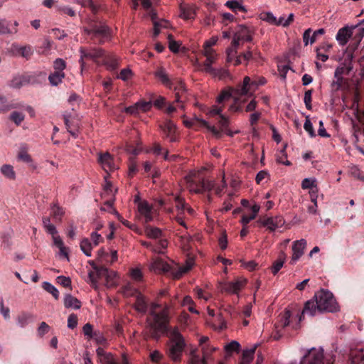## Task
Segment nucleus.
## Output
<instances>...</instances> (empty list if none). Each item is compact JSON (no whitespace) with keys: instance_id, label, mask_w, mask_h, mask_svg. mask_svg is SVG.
I'll return each instance as SVG.
<instances>
[{"instance_id":"f257e3e1","label":"nucleus","mask_w":364,"mask_h":364,"mask_svg":"<svg viewBox=\"0 0 364 364\" xmlns=\"http://www.w3.org/2000/svg\"><path fill=\"white\" fill-rule=\"evenodd\" d=\"M159 306V305L156 303L151 304L150 314L153 316V321H147L149 336L154 340H159L163 334L167 332L169 323L168 307L166 306L159 313H156L155 311Z\"/></svg>"},{"instance_id":"f03ea898","label":"nucleus","mask_w":364,"mask_h":364,"mask_svg":"<svg viewBox=\"0 0 364 364\" xmlns=\"http://www.w3.org/2000/svg\"><path fill=\"white\" fill-rule=\"evenodd\" d=\"M338 309L339 306L335 297H314L313 299L305 303L299 316V321H301L304 314L314 316L317 312H335Z\"/></svg>"},{"instance_id":"7ed1b4c3","label":"nucleus","mask_w":364,"mask_h":364,"mask_svg":"<svg viewBox=\"0 0 364 364\" xmlns=\"http://www.w3.org/2000/svg\"><path fill=\"white\" fill-rule=\"evenodd\" d=\"M237 85L236 87H227L221 90L220 93L217 97L216 102L218 107H223L224 109L226 102L232 99L233 102L230 105L228 110L231 112H240L242 111V105L245 102V100H242L243 96H248L247 95H242L237 92Z\"/></svg>"},{"instance_id":"20e7f679","label":"nucleus","mask_w":364,"mask_h":364,"mask_svg":"<svg viewBox=\"0 0 364 364\" xmlns=\"http://www.w3.org/2000/svg\"><path fill=\"white\" fill-rule=\"evenodd\" d=\"M94 269L95 272L89 273V279L93 287L97 289V284H104L107 288L116 286L117 277L115 272L109 270L104 266H95Z\"/></svg>"},{"instance_id":"39448f33","label":"nucleus","mask_w":364,"mask_h":364,"mask_svg":"<svg viewBox=\"0 0 364 364\" xmlns=\"http://www.w3.org/2000/svg\"><path fill=\"white\" fill-rule=\"evenodd\" d=\"M186 347L183 336L178 328L175 327L169 333L168 356L175 362L181 360L182 353Z\"/></svg>"},{"instance_id":"423d86ee","label":"nucleus","mask_w":364,"mask_h":364,"mask_svg":"<svg viewBox=\"0 0 364 364\" xmlns=\"http://www.w3.org/2000/svg\"><path fill=\"white\" fill-rule=\"evenodd\" d=\"M84 31L98 43H102L109 34L108 26L105 23L96 20H90L87 27L84 28Z\"/></svg>"},{"instance_id":"0eeeda50","label":"nucleus","mask_w":364,"mask_h":364,"mask_svg":"<svg viewBox=\"0 0 364 364\" xmlns=\"http://www.w3.org/2000/svg\"><path fill=\"white\" fill-rule=\"evenodd\" d=\"M130 276L132 282H127L122 287L125 296H144V291L141 282H142V273L138 268L132 269Z\"/></svg>"},{"instance_id":"6e6552de","label":"nucleus","mask_w":364,"mask_h":364,"mask_svg":"<svg viewBox=\"0 0 364 364\" xmlns=\"http://www.w3.org/2000/svg\"><path fill=\"white\" fill-rule=\"evenodd\" d=\"M267 82L264 77H257L252 80L249 76H245L242 83L237 85V92L242 95L252 96L258 87L265 85Z\"/></svg>"},{"instance_id":"1a4fd4ad","label":"nucleus","mask_w":364,"mask_h":364,"mask_svg":"<svg viewBox=\"0 0 364 364\" xmlns=\"http://www.w3.org/2000/svg\"><path fill=\"white\" fill-rule=\"evenodd\" d=\"M46 73L45 72L35 73L33 75H18L14 77L10 82V87L16 89L21 88L26 84L38 83L40 81L38 78L45 80Z\"/></svg>"},{"instance_id":"9d476101","label":"nucleus","mask_w":364,"mask_h":364,"mask_svg":"<svg viewBox=\"0 0 364 364\" xmlns=\"http://www.w3.org/2000/svg\"><path fill=\"white\" fill-rule=\"evenodd\" d=\"M80 58L79 63L82 70L85 68V63L84 59L92 60L96 63H100V61L102 62L105 53V51L103 49L96 48L90 50H85L82 48H80Z\"/></svg>"},{"instance_id":"9b49d317","label":"nucleus","mask_w":364,"mask_h":364,"mask_svg":"<svg viewBox=\"0 0 364 364\" xmlns=\"http://www.w3.org/2000/svg\"><path fill=\"white\" fill-rule=\"evenodd\" d=\"M223 111V107H218V105H213L212 106L210 114L211 115H219L220 120L218 121L220 130V134L222 135V132H225L227 135L230 136H233L234 134L237 133L238 132L236 131L235 132H232L230 129H228V124H229V120L223 114H222V112ZM218 131V129H217Z\"/></svg>"},{"instance_id":"f8f14e48","label":"nucleus","mask_w":364,"mask_h":364,"mask_svg":"<svg viewBox=\"0 0 364 364\" xmlns=\"http://www.w3.org/2000/svg\"><path fill=\"white\" fill-rule=\"evenodd\" d=\"M207 46L208 48H205V50H203V55L206 57V60L203 63L198 65V69L210 74L211 73H215V68L212 67V64L215 63L217 55L212 48H210V45Z\"/></svg>"},{"instance_id":"ddd939ff","label":"nucleus","mask_w":364,"mask_h":364,"mask_svg":"<svg viewBox=\"0 0 364 364\" xmlns=\"http://www.w3.org/2000/svg\"><path fill=\"white\" fill-rule=\"evenodd\" d=\"M262 226L267 227L270 231H274L277 228L284 225V220L281 215L260 218L257 220Z\"/></svg>"},{"instance_id":"4468645a","label":"nucleus","mask_w":364,"mask_h":364,"mask_svg":"<svg viewBox=\"0 0 364 364\" xmlns=\"http://www.w3.org/2000/svg\"><path fill=\"white\" fill-rule=\"evenodd\" d=\"M246 279H236L232 282H225L221 285L223 292L228 294H238V292L245 287Z\"/></svg>"},{"instance_id":"2eb2a0df","label":"nucleus","mask_w":364,"mask_h":364,"mask_svg":"<svg viewBox=\"0 0 364 364\" xmlns=\"http://www.w3.org/2000/svg\"><path fill=\"white\" fill-rule=\"evenodd\" d=\"M97 162L107 173L109 171H113L117 168L113 156L109 152L99 153Z\"/></svg>"},{"instance_id":"dca6fc26","label":"nucleus","mask_w":364,"mask_h":364,"mask_svg":"<svg viewBox=\"0 0 364 364\" xmlns=\"http://www.w3.org/2000/svg\"><path fill=\"white\" fill-rule=\"evenodd\" d=\"M159 127L171 142L176 141V126L171 120L166 119Z\"/></svg>"},{"instance_id":"f3484780","label":"nucleus","mask_w":364,"mask_h":364,"mask_svg":"<svg viewBox=\"0 0 364 364\" xmlns=\"http://www.w3.org/2000/svg\"><path fill=\"white\" fill-rule=\"evenodd\" d=\"M183 123L186 127H193L196 124H198L200 127H205L208 131L211 132L212 134L218 139L221 137L220 132L217 130L215 126H210L208 122L204 119L195 118L193 120H184Z\"/></svg>"},{"instance_id":"a211bd4d","label":"nucleus","mask_w":364,"mask_h":364,"mask_svg":"<svg viewBox=\"0 0 364 364\" xmlns=\"http://www.w3.org/2000/svg\"><path fill=\"white\" fill-rule=\"evenodd\" d=\"M173 85L172 88L175 91V98L177 102H183L186 100V88L184 83L179 79L173 80Z\"/></svg>"},{"instance_id":"6ab92c4d","label":"nucleus","mask_w":364,"mask_h":364,"mask_svg":"<svg viewBox=\"0 0 364 364\" xmlns=\"http://www.w3.org/2000/svg\"><path fill=\"white\" fill-rule=\"evenodd\" d=\"M306 246V241L304 239L296 240L292 245L293 255L291 257V264L296 262L304 254V250Z\"/></svg>"},{"instance_id":"aec40b11","label":"nucleus","mask_w":364,"mask_h":364,"mask_svg":"<svg viewBox=\"0 0 364 364\" xmlns=\"http://www.w3.org/2000/svg\"><path fill=\"white\" fill-rule=\"evenodd\" d=\"M154 76L166 87L172 89L173 81L166 73L164 68H158L154 73Z\"/></svg>"},{"instance_id":"412c9836","label":"nucleus","mask_w":364,"mask_h":364,"mask_svg":"<svg viewBox=\"0 0 364 364\" xmlns=\"http://www.w3.org/2000/svg\"><path fill=\"white\" fill-rule=\"evenodd\" d=\"M138 210L144 218V222L146 223L153 220L152 208L147 202H140L138 205Z\"/></svg>"},{"instance_id":"4be33fe9","label":"nucleus","mask_w":364,"mask_h":364,"mask_svg":"<svg viewBox=\"0 0 364 364\" xmlns=\"http://www.w3.org/2000/svg\"><path fill=\"white\" fill-rule=\"evenodd\" d=\"M235 34L242 41L248 42L252 41V31L245 25H239Z\"/></svg>"},{"instance_id":"5701e85b","label":"nucleus","mask_w":364,"mask_h":364,"mask_svg":"<svg viewBox=\"0 0 364 364\" xmlns=\"http://www.w3.org/2000/svg\"><path fill=\"white\" fill-rule=\"evenodd\" d=\"M102 63L110 70H116L119 66V59L113 54L105 53Z\"/></svg>"},{"instance_id":"b1692460","label":"nucleus","mask_w":364,"mask_h":364,"mask_svg":"<svg viewBox=\"0 0 364 364\" xmlns=\"http://www.w3.org/2000/svg\"><path fill=\"white\" fill-rule=\"evenodd\" d=\"M353 32L351 29L348 27H343L339 29L338 32L336 34V40L338 41L339 44L341 46H344L348 41V39L351 37Z\"/></svg>"},{"instance_id":"393cba45","label":"nucleus","mask_w":364,"mask_h":364,"mask_svg":"<svg viewBox=\"0 0 364 364\" xmlns=\"http://www.w3.org/2000/svg\"><path fill=\"white\" fill-rule=\"evenodd\" d=\"M11 23L10 21L4 18H0V34H14L16 33L18 29L16 28H11Z\"/></svg>"},{"instance_id":"a878e982","label":"nucleus","mask_w":364,"mask_h":364,"mask_svg":"<svg viewBox=\"0 0 364 364\" xmlns=\"http://www.w3.org/2000/svg\"><path fill=\"white\" fill-rule=\"evenodd\" d=\"M348 364H364V348L353 351Z\"/></svg>"},{"instance_id":"bb28decb","label":"nucleus","mask_w":364,"mask_h":364,"mask_svg":"<svg viewBox=\"0 0 364 364\" xmlns=\"http://www.w3.org/2000/svg\"><path fill=\"white\" fill-rule=\"evenodd\" d=\"M192 262H188L185 266L180 267L178 269H174L171 270V274L173 275V279H180L184 274L190 271L193 267Z\"/></svg>"},{"instance_id":"cd10ccee","label":"nucleus","mask_w":364,"mask_h":364,"mask_svg":"<svg viewBox=\"0 0 364 364\" xmlns=\"http://www.w3.org/2000/svg\"><path fill=\"white\" fill-rule=\"evenodd\" d=\"M256 348L257 345L250 349L244 350L242 352L241 361L239 364H250L253 360Z\"/></svg>"},{"instance_id":"c85d7f7f","label":"nucleus","mask_w":364,"mask_h":364,"mask_svg":"<svg viewBox=\"0 0 364 364\" xmlns=\"http://www.w3.org/2000/svg\"><path fill=\"white\" fill-rule=\"evenodd\" d=\"M154 271L168 272L171 271V267L168 264L161 259H156L151 264Z\"/></svg>"},{"instance_id":"c756f323","label":"nucleus","mask_w":364,"mask_h":364,"mask_svg":"<svg viewBox=\"0 0 364 364\" xmlns=\"http://www.w3.org/2000/svg\"><path fill=\"white\" fill-rule=\"evenodd\" d=\"M214 182L212 181L202 179L196 184V192L201 193L203 191H211L214 188Z\"/></svg>"},{"instance_id":"7c9ffc66","label":"nucleus","mask_w":364,"mask_h":364,"mask_svg":"<svg viewBox=\"0 0 364 364\" xmlns=\"http://www.w3.org/2000/svg\"><path fill=\"white\" fill-rule=\"evenodd\" d=\"M64 214L65 211L62 207H60L57 203L53 204L51 206V215L55 222H60Z\"/></svg>"},{"instance_id":"2f4dec72","label":"nucleus","mask_w":364,"mask_h":364,"mask_svg":"<svg viewBox=\"0 0 364 364\" xmlns=\"http://www.w3.org/2000/svg\"><path fill=\"white\" fill-rule=\"evenodd\" d=\"M65 77V73L63 72H54L48 76V80L50 85L53 86H58L63 81Z\"/></svg>"},{"instance_id":"473e14b6","label":"nucleus","mask_w":364,"mask_h":364,"mask_svg":"<svg viewBox=\"0 0 364 364\" xmlns=\"http://www.w3.org/2000/svg\"><path fill=\"white\" fill-rule=\"evenodd\" d=\"M134 308L138 312L145 314L148 309V302L146 297H136Z\"/></svg>"},{"instance_id":"72a5a7b5","label":"nucleus","mask_w":364,"mask_h":364,"mask_svg":"<svg viewBox=\"0 0 364 364\" xmlns=\"http://www.w3.org/2000/svg\"><path fill=\"white\" fill-rule=\"evenodd\" d=\"M145 233L148 237L152 239L160 238L162 235L161 229L158 228H153L149 225L145 228Z\"/></svg>"},{"instance_id":"f704fd0d","label":"nucleus","mask_w":364,"mask_h":364,"mask_svg":"<svg viewBox=\"0 0 364 364\" xmlns=\"http://www.w3.org/2000/svg\"><path fill=\"white\" fill-rule=\"evenodd\" d=\"M14 108H17V106L11 104L5 96L0 95V113L6 112Z\"/></svg>"},{"instance_id":"c9c22d12","label":"nucleus","mask_w":364,"mask_h":364,"mask_svg":"<svg viewBox=\"0 0 364 364\" xmlns=\"http://www.w3.org/2000/svg\"><path fill=\"white\" fill-rule=\"evenodd\" d=\"M93 247V244L88 238H84L80 242V249L87 257L91 256V251Z\"/></svg>"},{"instance_id":"e433bc0d","label":"nucleus","mask_w":364,"mask_h":364,"mask_svg":"<svg viewBox=\"0 0 364 364\" xmlns=\"http://www.w3.org/2000/svg\"><path fill=\"white\" fill-rule=\"evenodd\" d=\"M64 305L68 309H78L81 306V302L76 297H65Z\"/></svg>"},{"instance_id":"4c0bfd02","label":"nucleus","mask_w":364,"mask_h":364,"mask_svg":"<svg viewBox=\"0 0 364 364\" xmlns=\"http://www.w3.org/2000/svg\"><path fill=\"white\" fill-rule=\"evenodd\" d=\"M17 53L26 59H29L33 55V51L31 46H25L16 48Z\"/></svg>"},{"instance_id":"58836bf2","label":"nucleus","mask_w":364,"mask_h":364,"mask_svg":"<svg viewBox=\"0 0 364 364\" xmlns=\"http://www.w3.org/2000/svg\"><path fill=\"white\" fill-rule=\"evenodd\" d=\"M1 173L9 179L15 178V172L12 166L4 164L1 168Z\"/></svg>"},{"instance_id":"ea45409f","label":"nucleus","mask_w":364,"mask_h":364,"mask_svg":"<svg viewBox=\"0 0 364 364\" xmlns=\"http://www.w3.org/2000/svg\"><path fill=\"white\" fill-rule=\"evenodd\" d=\"M225 6H228L230 9H231L234 12H237V11L245 12L246 11V9H245V7L237 1H228L226 2Z\"/></svg>"},{"instance_id":"a19ab883","label":"nucleus","mask_w":364,"mask_h":364,"mask_svg":"<svg viewBox=\"0 0 364 364\" xmlns=\"http://www.w3.org/2000/svg\"><path fill=\"white\" fill-rule=\"evenodd\" d=\"M55 9L61 14L68 15L71 17H74L76 15L75 11L68 6L56 5Z\"/></svg>"},{"instance_id":"79ce46f5","label":"nucleus","mask_w":364,"mask_h":364,"mask_svg":"<svg viewBox=\"0 0 364 364\" xmlns=\"http://www.w3.org/2000/svg\"><path fill=\"white\" fill-rule=\"evenodd\" d=\"M77 2L83 7L89 8L93 14L98 11V6L92 0H77Z\"/></svg>"},{"instance_id":"37998d69","label":"nucleus","mask_w":364,"mask_h":364,"mask_svg":"<svg viewBox=\"0 0 364 364\" xmlns=\"http://www.w3.org/2000/svg\"><path fill=\"white\" fill-rule=\"evenodd\" d=\"M240 348V344L236 341H232L225 346L226 353L230 355L233 352H238Z\"/></svg>"},{"instance_id":"c03bdc74","label":"nucleus","mask_w":364,"mask_h":364,"mask_svg":"<svg viewBox=\"0 0 364 364\" xmlns=\"http://www.w3.org/2000/svg\"><path fill=\"white\" fill-rule=\"evenodd\" d=\"M10 119L14 122L17 126H19L25 119V115L18 112H13L9 117Z\"/></svg>"},{"instance_id":"a18cd8bd","label":"nucleus","mask_w":364,"mask_h":364,"mask_svg":"<svg viewBox=\"0 0 364 364\" xmlns=\"http://www.w3.org/2000/svg\"><path fill=\"white\" fill-rule=\"evenodd\" d=\"M181 305L183 306H188V310L193 314H198L199 312L198 310H196L193 306V302L191 300V297H183V299L182 301Z\"/></svg>"},{"instance_id":"49530a36","label":"nucleus","mask_w":364,"mask_h":364,"mask_svg":"<svg viewBox=\"0 0 364 364\" xmlns=\"http://www.w3.org/2000/svg\"><path fill=\"white\" fill-rule=\"evenodd\" d=\"M301 187L303 189L313 190L317 188L316 181L312 178H304L301 183Z\"/></svg>"},{"instance_id":"de8ad7c7","label":"nucleus","mask_w":364,"mask_h":364,"mask_svg":"<svg viewBox=\"0 0 364 364\" xmlns=\"http://www.w3.org/2000/svg\"><path fill=\"white\" fill-rule=\"evenodd\" d=\"M215 73H211L210 75L214 77H218L220 80H225L230 77V73L227 70L220 68V69H215Z\"/></svg>"},{"instance_id":"09e8293b","label":"nucleus","mask_w":364,"mask_h":364,"mask_svg":"<svg viewBox=\"0 0 364 364\" xmlns=\"http://www.w3.org/2000/svg\"><path fill=\"white\" fill-rule=\"evenodd\" d=\"M304 129L309 133L311 137H315L316 136L315 130L313 127V124L310 121L309 117H306L305 123L304 124Z\"/></svg>"},{"instance_id":"8fccbe9b","label":"nucleus","mask_w":364,"mask_h":364,"mask_svg":"<svg viewBox=\"0 0 364 364\" xmlns=\"http://www.w3.org/2000/svg\"><path fill=\"white\" fill-rule=\"evenodd\" d=\"M91 338L94 339L97 344L105 345L107 343L106 338L100 331H95Z\"/></svg>"},{"instance_id":"3c124183","label":"nucleus","mask_w":364,"mask_h":364,"mask_svg":"<svg viewBox=\"0 0 364 364\" xmlns=\"http://www.w3.org/2000/svg\"><path fill=\"white\" fill-rule=\"evenodd\" d=\"M313 90H308L305 92L304 102L307 109L311 110V99H312Z\"/></svg>"},{"instance_id":"603ef678","label":"nucleus","mask_w":364,"mask_h":364,"mask_svg":"<svg viewBox=\"0 0 364 364\" xmlns=\"http://www.w3.org/2000/svg\"><path fill=\"white\" fill-rule=\"evenodd\" d=\"M175 206L177 208L178 213L181 214L186 209V203L183 198L177 196L175 198Z\"/></svg>"},{"instance_id":"864d4df0","label":"nucleus","mask_w":364,"mask_h":364,"mask_svg":"<svg viewBox=\"0 0 364 364\" xmlns=\"http://www.w3.org/2000/svg\"><path fill=\"white\" fill-rule=\"evenodd\" d=\"M50 329V327L49 325L44 321L41 322L37 329L38 336L42 338L45 334L49 332Z\"/></svg>"},{"instance_id":"5fc2aeb1","label":"nucleus","mask_w":364,"mask_h":364,"mask_svg":"<svg viewBox=\"0 0 364 364\" xmlns=\"http://www.w3.org/2000/svg\"><path fill=\"white\" fill-rule=\"evenodd\" d=\"M260 18L272 25L276 23V17L271 12H264L260 14Z\"/></svg>"},{"instance_id":"6e6d98bb","label":"nucleus","mask_w":364,"mask_h":364,"mask_svg":"<svg viewBox=\"0 0 364 364\" xmlns=\"http://www.w3.org/2000/svg\"><path fill=\"white\" fill-rule=\"evenodd\" d=\"M66 67V63L62 58H57L53 63V68L55 72H63Z\"/></svg>"},{"instance_id":"4d7b16f0","label":"nucleus","mask_w":364,"mask_h":364,"mask_svg":"<svg viewBox=\"0 0 364 364\" xmlns=\"http://www.w3.org/2000/svg\"><path fill=\"white\" fill-rule=\"evenodd\" d=\"M168 48L173 53H178L179 50L180 44L175 41L171 34L168 35Z\"/></svg>"},{"instance_id":"13d9d810","label":"nucleus","mask_w":364,"mask_h":364,"mask_svg":"<svg viewBox=\"0 0 364 364\" xmlns=\"http://www.w3.org/2000/svg\"><path fill=\"white\" fill-rule=\"evenodd\" d=\"M284 263V258L279 257L277 260H276L272 266V274L275 275L283 267Z\"/></svg>"},{"instance_id":"bf43d9fd","label":"nucleus","mask_w":364,"mask_h":364,"mask_svg":"<svg viewBox=\"0 0 364 364\" xmlns=\"http://www.w3.org/2000/svg\"><path fill=\"white\" fill-rule=\"evenodd\" d=\"M42 287L48 293L51 294L52 296H58V289L49 282H43L42 284Z\"/></svg>"},{"instance_id":"052dcab7","label":"nucleus","mask_w":364,"mask_h":364,"mask_svg":"<svg viewBox=\"0 0 364 364\" xmlns=\"http://www.w3.org/2000/svg\"><path fill=\"white\" fill-rule=\"evenodd\" d=\"M291 317V312L289 310H286L284 316L281 318L278 326H282L283 328L287 326L289 324V318Z\"/></svg>"},{"instance_id":"680f3d73","label":"nucleus","mask_w":364,"mask_h":364,"mask_svg":"<svg viewBox=\"0 0 364 364\" xmlns=\"http://www.w3.org/2000/svg\"><path fill=\"white\" fill-rule=\"evenodd\" d=\"M94 247L97 246L100 242H103L104 239L101 235L98 234L97 232H92L90 235V240Z\"/></svg>"},{"instance_id":"e2e57ef3","label":"nucleus","mask_w":364,"mask_h":364,"mask_svg":"<svg viewBox=\"0 0 364 364\" xmlns=\"http://www.w3.org/2000/svg\"><path fill=\"white\" fill-rule=\"evenodd\" d=\"M82 332L84 335L87 337L88 339H91L92 336L95 332L93 331L92 325H91L89 323L85 324L84 326L82 327Z\"/></svg>"},{"instance_id":"0e129e2a","label":"nucleus","mask_w":364,"mask_h":364,"mask_svg":"<svg viewBox=\"0 0 364 364\" xmlns=\"http://www.w3.org/2000/svg\"><path fill=\"white\" fill-rule=\"evenodd\" d=\"M77 325V315L72 314L68 316V327L70 329H74Z\"/></svg>"},{"instance_id":"69168bd1","label":"nucleus","mask_w":364,"mask_h":364,"mask_svg":"<svg viewBox=\"0 0 364 364\" xmlns=\"http://www.w3.org/2000/svg\"><path fill=\"white\" fill-rule=\"evenodd\" d=\"M132 72L130 69L124 68L120 71L117 77L124 81H126L132 76Z\"/></svg>"},{"instance_id":"338daca9","label":"nucleus","mask_w":364,"mask_h":364,"mask_svg":"<svg viewBox=\"0 0 364 364\" xmlns=\"http://www.w3.org/2000/svg\"><path fill=\"white\" fill-rule=\"evenodd\" d=\"M18 159L26 163L32 161L31 156L25 150H21L18 154Z\"/></svg>"},{"instance_id":"774afa93","label":"nucleus","mask_w":364,"mask_h":364,"mask_svg":"<svg viewBox=\"0 0 364 364\" xmlns=\"http://www.w3.org/2000/svg\"><path fill=\"white\" fill-rule=\"evenodd\" d=\"M100 362L102 364H118L113 358L112 354L110 353L102 358Z\"/></svg>"}]
</instances>
